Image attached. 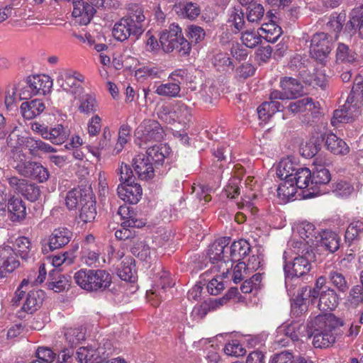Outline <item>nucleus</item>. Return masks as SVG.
<instances>
[{
  "label": "nucleus",
  "mask_w": 363,
  "mask_h": 363,
  "mask_svg": "<svg viewBox=\"0 0 363 363\" xmlns=\"http://www.w3.org/2000/svg\"><path fill=\"white\" fill-rule=\"evenodd\" d=\"M307 334L313 337L316 348H328L335 342L334 317L331 314L318 315L307 323Z\"/></svg>",
  "instance_id": "nucleus-1"
},
{
  "label": "nucleus",
  "mask_w": 363,
  "mask_h": 363,
  "mask_svg": "<svg viewBox=\"0 0 363 363\" xmlns=\"http://www.w3.org/2000/svg\"><path fill=\"white\" fill-rule=\"evenodd\" d=\"M363 105V77L357 75L353 82L352 91L345 104L340 109L335 110L331 123H349L358 116Z\"/></svg>",
  "instance_id": "nucleus-2"
},
{
  "label": "nucleus",
  "mask_w": 363,
  "mask_h": 363,
  "mask_svg": "<svg viewBox=\"0 0 363 363\" xmlns=\"http://www.w3.org/2000/svg\"><path fill=\"white\" fill-rule=\"evenodd\" d=\"M75 283L88 291H104L111 284L109 273L102 269H80L74 275Z\"/></svg>",
  "instance_id": "nucleus-3"
},
{
  "label": "nucleus",
  "mask_w": 363,
  "mask_h": 363,
  "mask_svg": "<svg viewBox=\"0 0 363 363\" xmlns=\"http://www.w3.org/2000/svg\"><path fill=\"white\" fill-rule=\"evenodd\" d=\"M160 43L167 53L176 50L180 55L185 56L191 51L190 43L184 38L182 28L176 23H172L167 29L162 31Z\"/></svg>",
  "instance_id": "nucleus-4"
},
{
  "label": "nucleus",
  "mask_w": 363,
  "mask_h": 363,
  "mask_svg": "<svg viewBox=\"0 0 363 363\" xmlns=\"http://www.w3.org/2000/svg\"><path fill=\"white\" fill-rule=\"evenodd\" d=\"M26 155L22 151L14 153L13 168L22 176L30 177L44 182L49 178V172L41 164L36 162L26 161Z\"/></svg>",
  "instance_id": "nucleus-5"
},
{
  "label": "nucleus",
  "mask_w": 363,
  "mask_h": 363,
  "mask_svg": "<svg viewBox=\"0 0 363 363\" xmlns=\"http://www.w3.org/2000/svg\"><path fill=\"white\" fill-rule=\"evenodd\" d=\"M118 214L124 221L122 222L121 228L115 232V236L119 240H129L133 244L138 238L135 228H142L145 225V223L142 220L135 218L133 211L126 206H121Z\"/></svg>",
  "instance_id": "nucleus-6"
},
{
  "label": "nucleus",
  "mask_w": 363,
  "mask_h": 363,
  "mask_svg": "<svg viewBox=\"0 0 363 363\" xmlns=\"http://www.w3.org/2000/svg\"><path fill=\"white\" fill-rule=\"evenodd\" d=\"M112 0H73L72 16L77 18V21L81 25H87L90 23L96 9L108 8Z\"/></svg>",
  "instance_id": "nucleus-7"
},
{
  "label": "nucleus",
  "mask_w": 363,
  "mask_h": 363,
  "mask_svg": "<svg viewBox=\"0 0 363 363\" xmlns=\"http://www.w3.org/2000/svg\"><path fill=\"white\" fill-rule=\"evenodd\" d=\"M56 82L64 91L72 94L75 99L79 98L84 92V88L80 83L84 82V77L76 70L61 69Z\"/></svg>",
  "instance_id": "nucleus-8"
},
{
  "label": "nucleus",
  "mask_w": 363,
  "mask_h": 363,
  "mask_svg": "<svg viewBox=\"0 0 363 363\" xmlns=\"http://www.w3.org/2000/svg\"><path fill=\"white\" fill-rule=\"evenodd\" d=\"M230 238H221L209 246L208 256L213 264H217L215 267L223 275L229 272V259H225V254L228 253V245Z\"/></svg>",
  "instance_id": "nucleus-9"
},
{
  "label": "nucleus",
  "mask_w": 363,
  "mask_h": 363,
  "mask_svg": "<svg viewBox=\"0 0 363 363\" xmlns=\"http://www.w3.org/2000/svg\"><path fill=\"white\" fill-rule=\"evenodd\" d=\"M335 40L325 33H318L313 35L311 40L310 53L313 58L323 62L330 53Z\"/></svg>",
  "instance_id": "nucleus-10"
},
{
  "label": "nucleus",
  "mask_w": 363,
  "mask_h": 363,
  "mask_svg": "<svg viewBox=\"0 0 363 363\" xmlns=\"http://www.w3.org/2000/svg\"><path fill=\"white\" fill-rule=\"evenodd\" d=\"M280 86L282 91L273 90L271 91V98L281 101L294 99L304 94L303 86L296 79L284 77L280 80Z\"/></svg>",
  "instance_id": "nucleus-11"
},
{
  "label": "nucleus",
  "mask_w": 363,
  "mask_h": 363,
  "mask_svg": "<svg viewBox=\"0 0 363 363\" xmlns=\"http://www.w3.org/2000/svg\"><path fill=\"white\" fill-rule=\"evenodd\" d=\"M137 144L142 147V143L160 142L164 135L160 124L155 120L145 121L137 129Z\"/></svg>",
  "instance_id": "nucleus-12"
},
{
  "label": "nucleus",
  "mask_w": 363,
  "mask_h": 363,
  "mask_svg": "<svg viewBox=\"0 0 363 363\" xmlns=\"http://www.w3.org/2000/svg\"><path fill=\"white\" fill-rule=\"evenodd\" d=\"M143 27L133 24L128 21V18H121L116 22L113 28L112 34L116 40L123 42L129 38L138 39L143 33Z\"/></svg>",
  "instance_id": "nucleus-13"
},
{
  "label": "nucleus",
  "mask_w": 363,
  "mask_h": 363,
  "mask_svg": "<svg viewBox=\"0 0 363 363\" xmlns=\"http://www.w3.org/2000/svg\"><path fill=\"white\" fill-rule=\"evenodd\" d=\"M160 118L171 123L177 121L179 123L186 124L191 118V108L182 101H177L173 108V111L169 112L167 106L162 107Z\"/></svg>",
  "instance_id": "nucleus-14"
},
{
  "label": "nucleus",
  "mask_w": 363,
  "mask_h": 363,
  "mask_svg": "<svg viewBox=\"0 0 363 363\" xmlns=\"http://www.w3.org/2000/svg\"><path fill=\"white\" fill-rule=\"evenodd\" d=\"M313 257V252L307 250L304 255L298 256L294 258L291 263L285 264V273H289V274H293L299 277L306 274L311 269L310 262Z\"/></svg>",
  "instance_id": "nucleus-15"
},
{
  "label": "nucleus",
  "mask_w": 363,
  "mask_h": 363,
  "mask_svg": "<svg viewBox=\"0 0 363 363\" xmlns=\"http://www.w3.org/2000/svg\"><path fill=\"white\" fill-rule=\"evenodd\" d=\"M7 208L8 217L12 222H21L26 216V208L21 199L11 196L7 205L0 203V209L6 211Z\"/></svg>",
  "instance_id": "nucleus-16"
},
{
  "label": "nucleus",
  "mask_w": 363,
  "mask_h": 363,
  "mask_svg": "<svg viewBox=\"0 0 363 363\" xmlns=\"http://www.w3.org/2000/svg\"><path fill=\"white\" fill-rule=\"evenodd\" d=\"M133 167L135 175L141 180H150L155 177V169L152 162L145 155L139 154L133 159Z\"/></svg>",
  "instance_id": "nucleus-17"
},
{
  "label": "nucleus",
  "mask_w": 363,
  "mask_h": 363,
  "mask_svg": "<svg viewBox=\"0 0 363 363\" xmlns=\"http://www.w3.org/2000/svg\"><path fill=\"white\" fill-rule=\"evenodd\" d=\"M117 192L122 200L131 204L137 203L143 194L141 186L134 182L118 185Z\"/></svg>",
  "instance_id": "nucleus-18"
},
{
  "label": "nucleus",
  "mask_w": 363,
  "mask_h": 363,
  "mask_svg": "<svg viewBox=\"0 0 363 363\" xmlns=\"http://www.w3.org/2000/svg\"><path fill=\"white\" fill-rule=\"evenodd\" d=\"M81 207L79 218L84 223L93 221L96 216V201L92 193L89 191L84 193V198L81 200Z\"/></svg>",
  "instance_id": "nucleus-19"
},
{
  "label": "nucleus",
  "mask_w": 363,
  "mask_h": 363,
  "mask_svg": "<svg viewBox=\"0 0 363 363\" xmlns=\"http://www.w3.org/2000/svg\"><path fill=\"white\" fill-rule=\"evenodd\" d=\"M72 232L67 228H58L50 235L48 247L50 250L61 248L67 245L72 238Z\"/></svg>",
  "instance_id": "nucleus-20"
},
{
  "label": "nucleus",
  "mask_w": 363,
  "mask_h": 363,
  "mask_svg": "<svg viewBox=\"0 0 363 363\" xmlns=\"http://www.w3.org/2000/svg\"><path fill=\"white\" fill-rule=\"evenodd\" d=\"M230 255L229 268L233 267V262H240V259L249 255L251 250L250 243L243 239L235 241L227 248Z\"/></svg>",
  "instance_id": "nucleus-21"
},
{
  "label": "nucleus",
  "mask_w": 363,
  "mask_h": 363,
  "mask_svg": "<svg viewBox=\"0 0 363 363\" xmlns=\"http://www.w3.org/2000/svg\"><path fill=\"white\" fill-rule=\"evenodd\" d=\"M318 308L321 311H333L338 305V295L335 289H325L318 293Z\"/></svg>",
  "instance_id": "nucleus-22"
},
{
  "label": "nucleus",
  "mask_w": 363,
  "mask_h": 363,
  "mask_svg": "<svg viewBox=\"0 0 363 363\" xmlns=\"http://www.w3.org/2000/svg\"><path fill=\"white\" fill-rule=\"evenodd\" d=\"M345 30L351 35H354L357 30L363 38V6L352 9L350 14V20L345 25Z\"/></svg>",
  "instance_id": "nucleus-23"
},
{
  "label": "nucleus",
  "mask_w": 363,
  "mask_h": 363,
  "mask_svg": "<svg viewBox=\"0 0 363 363\" xmlns=\"http://www.w3.org/2000/svg\"><path fill=\"white\" fill-rule=\"evenodd\" d=\"M308 286H302L297 291V294L292 298L291 307V313L298 317L305 313L308 310L306 300L308 299Z\"/></svg>",
  "instance_id": "nucleus-24"
},
{
  "label": "nucleus",
  "mask_w": 363,
  "mask_h": 363,
  "mask_svg": "<svg viewBox=\"0 0 363 363\" xmlns=\"http://www.w3.org/2000/svg\"><path fill=\"white\" fill-rule=\"evenodd\" d=\"M26 81L33 87L32 89L35 91L36 95H45L46 93L50 91L52 86V80L48 75L29 76Z\"/></svg>",
  "instance_id": "nucleus-25"
},
{
  "label": "nucleus",
  "mask_w": 363,
  "mask_h": 363,
  "mask_svg": "<svg viewBox=\"0 0 363 363\" xmlns=\"http://www.w3.org/2000/svg\"><path fill=\"white\" fill-rule=\"evenodd\" d=\"M44 299V292L41 290H32L27 294L22 310L33 313L41 306Z\"/></svg>",
  "instance_id": "nucleus-26"
},
{
  "label": "nucleus",
  "mask_w": 363,
  "mask_h": 363,
  "mask_svg": "<svg viewBox=\"0 0 363 363\" xmlns=\"http://www.w3.org/2000/svg\"><path fill=\"white\" fill-rule=\"evenodd\" d=\"M45 108V104L40 99H33L23 102L21 105V111L24 118L33 119L39 116Z\"/></svg>",
  "instance_id": "nucleus-27"
},
{
  "label": "nucleus",
  "mask_w": 363,
  "mask_h": 363,
  "mask_svg": "<svg viewBox=\"0 0 363 363\" xmlns=\"http://www.w3.org/2000/svg\"><path fill=\"white\" fill-rule=\"evenodd\" d=\"M298 167L299 166L293 162L290 158H285L281 160L279 163L276 174L281 180L290 182L291 179Z\"/></svg>",
  "instance_id": "nucleus-28"
},
{
  "label": "nucleus",
  "mask_w": 363,
  "mask_h": 363,
  "mask_svg": "<svg viewBox=\"0 0 363 363\" xmlns=\"http://www.w3.org/2000/svg\"><path fill=\"white\" fill-rule=\"evenodd\" d=\"M325 145L327 149L335 155H346L350 150L347 143L333 133L327 135Z\"/></svg>",
  "instance_id": "nucleus-29"
},
{
  "label": "nucleus",
  "mask_w": 363,
  "mask_h": 363,
  "mask_svg": "<svg viewBox=\"0 0 363 363\" xmlns=\"http://www.w3.org/2000/svg\"><path fill=\"white\" fill-rule=\"evenodd\" d=\"M290 182L294 183L295 186L298 189H312L311 183V172L307 167H298Z\"/></svg>",
  "instance_id": "nucleus-30"
},
{
  "label": "nucleus",
  "mask_w": 363,
  "mask_h": 363,
  "mask_svg": "<svg viewBox=\"0 0 363 363\" xmlns=\"http://www.w3.org/2000/svg\"><path fill=\"white\" fill-rule=\"evenodd\" d=\"M69 286L68 279L59 271L52 269L49 273V281L48 282V289L55 292L60 293Z\"/></svg>",
  "instance_id": "nucleus-31"
},
{
  "label": "nucleus",
  "mask_w": 363,
  "mask_h": 363,
  "mask_svg": "<svg viewBox=\"0 0 363 363\" xmlns=\"http://www.w3.org/2000/svg\"><path fill=\"white\" fill-rule=\"evenodd\" d=\"M363 238V220H357L351 222L347 226L345 240L349 245Z\"/></svg>",
  "instance_id": "nucleus-32"
},
{
  "label": "nucleus",
  "mask_w": 363,
  "mask_h": 363,
  "mask_svg": "<svg viewBox=\"0 0 363 363\" xmlns=\"http://www.w3.org/2000/svg\"><path fill=\"white\" fill-rule=\"evenodd\" d=\"M146 158L154 163L155 165L162 164L166 156L169 153L168 148L166 145H154L146 147Z\"/></svg>",
  "instance_id": "nucleus-33"
},
{
  "label": "nucleus",
  "mask_w": 363,
  "mask_h": 363,
  "mask_svg": "<svg viewBox=\"0 0 363 363\" xmlns=\"http://www.w3.org/2000/svg\"><path fill=\"white\" fill-rule=\"evenodd\" d=\"M118 276L124 281H135V270L133 258L125 257L121 262L117 270Z\"/></svg>",
  "instance_id": "nucleus-34"
},
{
  "label": "nucleus",
  "mask_w": 363,
  "mask_h": 363,
  "mask_svg": "<svg viewBox=\"0 0 363 363\" xmlns=\"http://www.w3.org/2000/svg\"><path fill=\"white\" fill-rule=\"evenodd\" d=\"M320 244L330 252H336L340 246V237L331 230H324L320 235Z\"/></svg>",
  "instance_id": "nucleus-35"
},
{
  "label": "nucleus",
  "mask_w": 363,
  "mask_h": 363,
  "mask_svg": "<svg viewBox=\"0 0 363 363\" xmlns=\"http://www.w3.org/2000/svg\"><path fill=\"white\" fill-rule=\"evenodd\" d=\"M102 348L95 350L92 347H81L75 352V360L79 363H89L90 361H96L102 353Z\"/></svg>",
  "instance_id": "nucleus-36"
},
{
  "label": "nucleus",
  "mask_w": 363,
  "mask_h": 363,
  "mask_svg": "<svg viewBox=\"0 0 363 363\" xmlns=\"http://www.w3.org/2000/svg\"><path fill=\"white\" fill-rule=\"evenodd\" d=\"M329 282L340 293H346L350 284L345 275L337 270H331L328 273Z\"/></svg>",
  "instance_id": "nucleus-37"
},
{
  "label": "nucleus",
  "mask_w": 363,
  "mask_h": 363,
  "mask_svg": "<svg viewBox=\"0 0 363 363\" xmlns=\"http://www.w3.org/2000/svg\"><path fill=\"white\" fill-rule=\"evenodd\" d=\"M69 135V130L62 125L58 124L55 128H48V138L45 139L50 140L54 144L60 145L62 144Z\"/></svg>",
  "instance_id": "nucleus-38"
},
{
  "label": "nucleus",
  "mask_w": 363,
  "mask_h": 363,
  "mask_svg": "<svg viewBox=\"0 0 363 363\" xmlns=\"http://www.w3.org/2000/svg\"><path fill=\"white\" fill-rule=\"evenodd\" d=\"M181 82H169L157 86L155 92L159 96L167 97H177L179 96L181 88Z\"/></svg>",
  "instance_id": "nucleus-39"
},
{
  "label": "nucleus",
  "mask_w": 363,
  "mask_h": 363,
  "mask_svg": "<svg viewBox=\"0 0 363 363\" xmlns=\"http://www.w3.org/2000/svg\"><path fill=\"white\" fill-rule=\"evenodd\" d=\"M128 18L130 23H133L139 27H143V23L145 19L143 8L135 4H130L128 7L127 15L123 17Z\"/></svg>",
  "instance_id": "nucleus-40"
},
{
  "label": "nucleus",
  "mask_w": 363,
  "mask_h": 363,
  "mask_svg": "<svg viewBox=\"0 0 363 363\" xmlns=\"http://www.w3.org/2000/svg\"><path fill=\"white\" fill-rule=\"evenodd\" d=\"M245 14L238 9L233 8L229 10L228 23L229 26L233 27L235 33L240 31L245 26Z\"/></svg>",
  "instance_id": "nucleus-41"
},
{
  "label": "nucleus",
  "mask_w": 363,
  "mask_h": 363,
  "mask_svg": "<svg viewBox=\"0 0 363 363\" xmlns=\"http://www.w3.org/2000/svg\"><path fill=\"white\" fill-rule=\"evenodd\" d=\"M331 179L330 172L325 167L319 166L311 173L312 189H315L318 185L326 184Z\"/></svg>",
  "instance_id": "nucleus-42"
},
{
  "label": "nucleus",
  "mask_w": 363,
  "mask_h": 363,
  "mask_svg": "<svg viewBox=\"0 0 363 363\" xmlns=\"http://www.w3.org/2000/svg\"><path fill=\"white\" fill-rule=\"evenodd\" d=\"M14 250L23 259H28L31 257V244L26 237L18 238L13 244Z\"/></svg>",
  "instance_id": "nucleus-43"
},
{
  "label": "nucleus",
  "mask_w": 363,
  "mask_h": 363,
  "mask_svg": "<svg viewBox=\"0 0 363 363\" xmlns=\"http://www.w3.org/2000/svg\"><path fill=\"white\" fill-rule=\"evenodd\" d=\"M131 252L143 261H148L151 257L150 247L143 241L140 240L138 237L132 244Z\"/></svg>",
  "instance_id": "nucleus-44"
},
{
  "label": "nucleus",
  "mask_w": 363,
  "mask_h": 363,
  "mask_svg": "<svg viewBox=\"0 0 363 363\" xmlns=\"http://www.w3.org/2000/svg\"><path fill=\"white\" fill-rule=\"evenodd\" d=\"M79 111L81 113L90 114L97 111L98 104L94 95L90 94H84L79 98Z\"/></svg>",
  "instance_id": "nucleus-45"
},
{
  "label": "nucleus",
  "mask_w": 363,
  "mask_h": 363,
  "mask_svg": "<svg viewBox=\"0 0 363 363\" xmlns=\"http://www.w3.org/2000/svg\"><path fill=\"white\" fill-rule=\"evenodd\" d=\"M19 193L28 201L33 202L40 197V190L38 186L26 180L23 186L21 187Z\"/></svg>",
  "instance_id": "nucleus-46"
},
{
  "label": "nucleus",
  "mask_w": 363,
  "mask_h": 363,
  "mask_svg": "<svg viewBox=\"0 0 363 363\" xmlns=\"http://www.w3.org/2000/svg\"><path fill=\"white\" fill-rule=\"evenodd\" d=\"M303 82L313 88L320 87L325 89L327 85V79L324 74L317 72L311 75H306L302 77Z\"/></svg>",
  "instance_id": "nucleus-47"
},
{
  "label": "nucleus",
  "mask_w": 363,
  "mask_h": 363,
  "mask_svg": "<svg viewBox=\"0 0 363 363\" xmlns=\"http://www.w3.org/2000/svg\"><path fill=\"white\" fill-rule=\"evenodd\" d=\"M84 193L82 189H73L68 191L65 196V205L69 209H74L77 205H81V200L84 198Z\"/></svg>",
  "instance_id": "nucleus-48"
},
{
  "label": "nucleus",
  "mask_w": 363,
  "mask_h": 363,
  "mask_svg": "<svg viewBox=\"0 0 363 363\" xmlns=\"http://www.w3.org/2000/svg\"><path fill=\"white\" fill-rule=\"evenodd\" d=\"M66 342L70 347H76L85 338L84 333L79 328L67 329L65 333Z\"/></svg>",
  "instance_id": "nucleus-49"
},
{
  "label": "nucleus",
  "mask_w": 363,
  "mask_h": 363,
  "mask_svg": "<svg viewBox=\"0 0 363 363\" xmlns=\"http://www.w3.org/2000/svg\"><path fill=\"white\" fill-rule=\"evenodd\" d=\"M285 286L289 296H294L297 294V291L302 286H306V285H301V281L299 277L285 273Z\"/></svg>",
  "instance_id": "nucleus-50"
},
{
  "label": "nucleus",
  "mask_w": 363,
  "mask_h": 363,
  "mask_svg": "<svg viewBox=\"0 0 363 363\" xmlns=\"http://www.w3.org/2000/svg\"><path fill=\"white\" fill-rule=\"evenodd\" d=\"M337 60L342 62H352L356 57L355 53L344 43H339L336 50Z\"/></svg>",
  "instance_id": "nucleus-51"
},
{
  "label": "nucleus",
  "mask_w": 363,
  "mask_h": 363,
  "mask_svg": "<svg viewBox=\"0 0 363 363\" xmlns=\"http://www.w3.org/2000/svg\"><path fill=\"white\" fill-rule=\"evenodd\" d=\"M345 21V16L343 15H332L330 20L326 23V29L328 31H333L335 33V37L333 38L337 40V34L341 31L342 28V23Z\"/></svg>",
  "instance_id": "nucleus-52"
},
{
  "label": "nucleus",
  "mask_w": 363,
  "mask_h": 363,
  "mask_svg": "<svg viewBox=\"0 0 363 363\" xmlns=\"http://www.w3.org/2000/svg\"><path fill=\"white\" fill-rule=\"evenodd\" d=\"M347 301L351 306L357 307L363 303V286L357 284L350 290Z\"/></svg>",
  "instance_id": "nucleus-53"
},
{
  "label": "nucleus",
  "mask_w": 363,
  "mask_h": 363,
  "mask_svg": "<svg viewBox=\"0 0 363 363\" xmlns=\"http://www.w3.org/2000/svg\"><path fill=\"white\" fill-rule=\"evenodd\" d=\"M224 352L228 356L239 357L245 354L246 350L238 340H235L225 345Z\"/></svg>",
  "instance_id": "nucleus-54"
},
{
  "label": "nucleus",
  "mask_w": 363,
  "mask_h": 363,
  "mask_svg": "<svg viewBox=\"0 0 363 363\" xmlns=\"http://www.w3.org/2000/svg\"><path fill=\"white\" fill-rule=\"evenodd\" d=\"M328 279L327 277H319L315 281V286L313 289H311L308 286V295L311 298V303H314V301L316 300L318 297V293L320 291H324L325 289H330V287L325 286L326 280Z\"/></svg>",
  "instance_id": "nucleus-55"
},
{
  "label": "nucleus",
  "mask_w": 363,
  "mask_h": 363,
  "mask_svg": "<svg viewBox=\"0 0 363 363\" xmlns=\"http://www.w3.org/2000/svg\"><path fill=\"white\" fill-rule=\"evenodd\" d=\"M296 189L297 187L295 186L294 183L284 181L283 183L279 186L277 194L279 197L282 196L283 200H289L295 196Z\"/></svg>",
  "instance_id": "nucleus-56"
},
{
  "label": "nucleus",
  "mask_w": 363,
  "mask_h": 363,
  "mask_svg": "<svg viewBox=\"0 0 363 363\" xmlns=\"http://www.w3.org/2000/svg\"><path fill=\"white\" fill-rule=\"evenodd\" d=\"M247 10V18L251 23H259L264 13V7L259 4H250Z\"/></svg>",
  "instance_id": "nucleus-57"
},
{
  "label": "nucleus",
  "mask_w": 363,
  "mask_h": 363,
  "mask_svg": "<svg viewBox=\"0 0 363 363\" xmlns=\"http://www.w3.org/2000/svg\"><path fill=\"white\" fill-rule=\"evenodd\" d=\"M214 65L221 71L233 70L234 68L230 58L225 53H219L215 56Z\"/></svg>",
  "instance_id": "nucleus-58"
},
{
  "label": "nucleus",
  "mask_w": 363,
  "mask_h": 363,
  "mask_svg": "<svg viewBox=\"0 0 363 363\" xmlns=\"http://www.w3.org/2000/svg\"><path fill=\"white\" fill-rule=\"evenodd\" d=\"M333 191L337 196L347 197L353 192L354 188L349 182L340 181L333 184Z\"/></svg>",
  "instance_id": "nucleus-59"
},
{
  "label": "nucleus",
  "mask_w": 363,
  "mask_h": 363,
  "mask_svg": "<svg viewBox=\"0 0 363 363\" xmlns=\"http://www.w3.org/2000/svg\"><path fill=\"white\" fill-rule=\"evenodd\" d=\"M181 12L184 16L189 19H195L199 16L201 9L196 4L189 1L183 4Z\"/></svg>",
  "instance_id": "nucleus-60"
},
{
  "label": "nucleus",
  "mask_w": 363,
  "mask_h": 363,
  "mask_svg": "<svg viewBox=\"0 0 363 363\" xmlns=\"http://www.w3.org/2000/svg\"><path fill=\"white\" fill-rule=\"evenodd\" d=\"M241 40L246 47L253 48L259 44L261 37L255 30H246L242 33Z\"/></svg>",
  "instance_id": "nucleus-61"
},
{
  "label": "nucleus",
  "mask_w": 363,
  "mask_h": 363,
  "mask_svg": "<svg viewBox=\"0 0 363 363\" xmlns=\"http://www.w3.org/2000/svg\"><path fill=\"white\" fill-rule=\"evenodd\" d=\"M55 353L49 347H40L35 352L36 360L43 363H52L55 359Z\"/></svg>",
  "instance_id": "nucleus-62"
},
{
  "label": "nucleus",
  "mask_w": 363,
  "mask_h": 363,
  "mask_svg": "<svg viewBox=\"0 0 363 363\" xmlns=\"http://www.w3.org/2000/svg\"><path fill=\"white\" fill-rule=\"evenodd\" d=\"M119 174V179L121 182V184H125L134 182L133 177H135L133 172L130 167L123 162L121 163L120 168L118 170Z\"/></svg>",
  "instance_id": "nucleus-63"
},
{
  "label": "nucleus",
  "mask_w": 363,
  "mask_h": 363,
  "mask_svg": "<svg viewBox=\"0 0 363 363\" xmlns=\"http://www.w3.org/2000/svg\"><path fill=\"white\" fill-rule=\"evenodd\" d=\"M162 72V70L155 67H143L135 71V76L138 79L146 77L157 78L160 77Z\"/></svg>",
  "instance_id": "nucleus-64"
}]
</instances>
